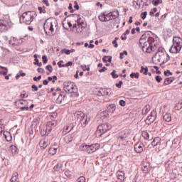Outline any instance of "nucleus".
I'll return each mask as SVG.
<instances>
[{
    "label": "nucleus",
    "mask_w": 182,
    "mask_h": 182,
    "mask_svg": "<svg viewBox=\"0 0 182 182\" xmlns=\"http://www.w3.org/2000/svg\"><path fill=\"white\" fill-rule=\"evenodd\" d=\"M74 117L77 119V122H78V126H80V127H86L90 122V118L87 117V115L82 111L76 112L74 114Z\"/></svg>",
    "instance_id": "obj_1"
},
{
    "label": "nucleus",
    "mask_w": 182,
    "mask_h": 182,
    "mask_svg": "<svg viewBox=\"0 0 182 182\" xmlns=\"http://www.w3.org/2000/svg\"><path fill=\"white\" fill-rule=\"evenodd\" d=\"M35 18H36V12L33 11H26L20 16V22L25 25H31V23L33 22Z\"/></svg>",
    "instance_id": "obj_2"
},
{
    "label": "nucleus",
    "mask_w": 182,
    "mask_h": 182,
    "mask_svg": "<svg viewBox=\"0 0 182 182\" xmlns=\"http://www.w3.org/2000/svg\"><path fill=\"white\" fill-rule=\"evenodd\" d=\"M58 26V22L56 20H53L52 18H48L46 20L43 28L46 35H49V33H53L55 32V27Z\"/></svg>",
    "instance_id": "obj_3"
},
{
    "label": "nucleus",
    "mask_w": 182,
    "mask_h": 182,
    "mask_svg": "<svg viewBox=\"0 0 182 182\" xmlns=\"http://www.w3.org/2000/svg\"><path fill=\"white\" fill-rule=\"evenodd\" d=\"M182 48V38L178 36H174L173 38V45L169 51L171 53H179Z\"/></svg>",
    "instance_id": "obj_4"
},
{
    "label": "nucleus",
    "mask_w": 182,
    "mask_h": 182,
    "mask_svg": "<svg viewBox=\"0 0 182 182\" xmlns=\"http://www.w3.org/2000/svg\"><path fill=\"white\" fill-rule=\"evenodd\" d=\"M63 87L65 93H73L75 96L77 97L79 93H77V87L70 81H65L63 83Z\"/></svg>",
    "instance_id": "obj_5"
},
{
    "label": "nucleus",
    "mask_w": 182,
    "mask_h": 182,
    "mask_svg": "<svg viewBox=\"0 0 182 182\" xmlns=\"http://www.w3.org/2000/svg\"><path fill=\"white\" fill-rule=\"evenodd\" d=\"M153 59L157 60L159 63L162 62L161 65H164L170 60V55L164 51H158Z\"/></svg>",
    "instance_id": "obj_6"
},
{
    "label": "nucleus",
    "mask_w": 182,
    "mask_h": 182,
    "mask_svg": "<svg viewBox=\"0 0 182 182\" xmlns=\"http://www.w3.org/2000/svg\"><path fill=\"white\" fill-rule=\"evenodd\" d=\"M144 35L141 36L139 40V43L141 46H142L143 52H146V53H151L153 50H154V46H151L148 41H146L144 38H143Z\"/></svg>",
    "instance_id": "obj_7"
},
{
    "label": "nucleus",
    "mask_w": 182,
    "mask_h": 182,
    "mask_svg": "<svg viewBox=\"0 0 182 182\" xmlns=\"http://www.w3.org/2000/svg\"><path fill=\"white\" fill-rule=\"evenodd\" d=\"M112 129V125L109 124H101L97 127V133H100V136H102V134L107 133Z\"/></svg>",
    "instance_id": "obj_8"
},
{
    "label": "nucleus",
    "mask_w": 182,
    "mask_h": 182,
    "mask_svg": "<svg viewBox=\"0 0 182 182\" xmlns=\"http://www.w3.org/2000/svg\"><path fill=\"white\" fill-rule=\"evenodd\" d=\"M58 126V121L53 120L48 122L46 124V133L43 134H49L53 129H55V127Z\"/></svg>",
    "instance_id": "obj_9"
},
{
    "label": "nucleus",
    "mask_w": 182,
    "mask_h": 182,
    "mask_svg": "<svg viewBox=\"0 0 182 182\" xmlns=\"http://www.w3.org/2000/svg\"><path fill=\"white\" fill-rule=\"evenodd\" d=\"M16 104L18 105L19 109L21 110H29V102H28V100H20L17 102H16Z\"/></svg>",
    "instance_id": "obj_10"
},
{
    "label": "nucleus",
    "mask_w": 182,
    "mask_h": 182,
    "mask_svg": "<svg viewBox=\"0 0 182 182\" xmlns=\"http://www.w3.org/2000/svg\"><path fill=\"white\" fill-rule=\"evenodd\" d=\"M156 116H157V112H156V110H153L151 112V114L148 116V117L146 118L145 122L146 124L150 125L151 124V123L154 122V120H156Z\"/></svg>",
    "instance_id": "obj_11"
},
{
    "label": "nucleus",
    "mask_w": 182,
    "mask_h": 182,
    "mask_svg": "<svg viewBox=\"0 0 182 182\" xmlns=\"http://www.w3.org/2000/svg\"><path fill=\"white\" fill-rule=\"evenodd\" d=\"M127 136H129V134L126 131L120 132L117 134V141H119V143H122V141H126V139H127Z\"/></svg>",
    "instance_id": "obj_12"
},
{
    "label": "nucleus",
    "mask_w": 182,
    "mask_h": 182,
    "mask_svg": "<svg viewBox=\"0 0 182 182\" xmlns=\"http://www.w3.org/2000/svg\"><path fill=\"white\" fill-rule=\"evenodd\" d=\"M112 93L110 88H102L98 91V96H111Z\"/></svg>",
    "instance_id": "obj_13"
},
{
    "label": "nucleus",
    "mask_w": 182,
    "mask_h": 182,
    "mask_svg": "<svg viewBox=\"0 0 182 182\" xmlns=\"http://www.w3.org/2000/svg\"><path fill=\"white\" fill-rule=\"evenodd\" d=\"M99 149H100V144H93L91 145H88L87 153L89 154H90L92 153H95V151H97V150H99Z\"/></svg>",
    "instance_id": "obj_14"
},
{
    "label": "nucleus",
    "mask_w": 182,
    "mask_h": 182,
    "mask_svg": "<svg viewBox=\"0 0 182 182\" xmlns=\"http://www.w3.org/2000/svg\"><path fill=\"white\" fill-rule=\"evenodd\" d=\"M67 100H68V97H66V92H60L59 96L56 100V102L60 105L62 102H63V103H66Z\"/></svg>",
    "instance_id": "obj_15"
},
{
    "label": "nucleus",
    "mask_w": 182,
    "mask_h": 182,
    "mask_svg": "<svg viewBox=\"0 0 182 182\" xmlns=\"http://www.w3.org/2000/svg\"><path fill=\"white\" fill-rule=\"evenodd\" d=\"M143 149H144V144L141 142H138L134 145V151L136 153H143Z\"/></svg>",
    "instance_id": "obj_16"
},
{
    "label": "nucleus",
    "mask_w": 182,
    "mask_h": 182,
    "mask_svg": "<svg viewBox=\"0 0 182 182\" xmlns=\"http://www.w3.org/2000/svg\"><path fill=\"white\" fill-rule=\"evenodd\" d=\"M141 168L143 173L147 174V173L150 171V164H149L148 162H143Z\"/></svg>",
    "instance_id": "obj_17"
},
{
    "label": "nucleus",
    "mask_w": 182,
    "mask_h": 182,
    "mask_svg": "<svg viewBox=\"0 0 182 182\" xmlns=\"http://www.w3.org/2000/svg\"><path fill=\"white\" fill-rule=\"evenodd\" d=\"M73 129V124H70V125L66 126L63 131V134L65 136L68 134V133H70L72 130Z\"/></svg>",
    "instance_id": "obj_18"
},
{
    "label": "nucleus",
    "mask_w": 182,
    "mask_h": 182,
    "mask_svg": "<svg viewBox=\"0 0 182 182\" xmlns=\"http://www.w3.org/2000/svg\"><path fill=\"white\" fill-rule=\"evenodd\" d=\"M161 144V139L160 137H156L153 139L151 142L152 147H156V146H160Z\"/></svg>",
    "instance_id": "obj_19"
},
{
    "label": "nucleus",
    "mask_w": 182,
    "mask_h": 182,
    "mask_svg": "<svg viewBox=\"0 0 182 182\" xmlns=\"http://www.w3.org/2000/svg\"><path fill=\"white\" fill-rule=\"evenodd\" d=\"M8 29V26H6V22L1 20L0 21V31L1 32H4V31H6Z\"/></svg>",
    "instance_id": "obj_20"
},
{
    "label": "nucleus",
    "mask_w": 182,
    "mask_h": 182,
    "mask_svg": "<svg viewBox=\"0 0 182 182\" xmlns=\"http://www.w3.org/2000/svg\"><path fill=\"white\" fill-rule=\"evenodd\" d=\"M40 147L42 150H45L48 147V139H43L39 143Z\"/></svg>",
    "instance_id": "obj_21"
},
{
    "label": "nucleus",
    "mask_w": 182,
    "mask_h": 182,
    "mask_svg": "<svg viewBox=\"0 0 182 182\" xmlns=\"http://www.w3.org/2000/svg\"><path fill=\"white\" fill-rule=\"evenodd\" d=\"M109 15L111 16V21L116 19L119 16V11L114 10V11H110Z\"/></svg>",
    "instance_id": "obj_22"
},
{
    "label": "nucleus",
    "mask_w": 182,
    "mask_h": 182,
    "mask_svg": "<svg viewBox=\"0 0 182 182\" xmlns=\"http://www.w3.org/2000/svg\"><path fill=\"white\" fill-rule=\"evenodd\" d=\"M100 117L102 119V120H104V119H107L109 117V112L108 111H102L100 114Z\"/></svg>",
    "instance_id": "obj_23"
},
{
    "label": "nucleus",
    "mask_w": 182,
    "mask_h": 182,
    "mask_svg": "<svg viewBox=\"0 0 182 182\" xmlns=\"http://www.w3.org/2000/svg\"><path fill=\"white\" fill-rule=\"evenodd\" d=\"M117 177L118 180H120V181H123L124 180V172L118 171L117 173Z\"/></svg>",
    "instance_id": "obj_24"
},
{
    "label": "nucleus",
    "mask_w": 182,
    "mask_h": 182,
    "mask_svg": "<svg viewBox=\"0 0 182 182\" xmlns=\"http://www.w3.org/2000/svg\"><path fill=\"white\" fill-rule=\"evenodd\" d=\"M98 18L101 22H107L106 21V11H104L101 14H100Z\"/></svg>",
    "instance_id": "obj_25"
},
{
    "label": "nucleus",
    "mask_w": 182,
    "mask_h": 182,
    "mask_svg": "<svg viewBox=\"0 0 182 182\" xmlns=\"http://www.w3.org/2000/svg\"><path fill=\"white\" fill-rule=\"evenodd\" d=\"M107 109L109 113H114V112L116 111V105L111 104L108 106Z\"/></svg>",
    "instance_id": "obj_26"
},
{
    "label": "nucleus",
    "mask_w": 182,
    "mask_h": 182,
    "mask_svg": "<svg viewBox=\"0 0 182 182\" xmlns=\"http://www.w3.org/2000/svg\"><path fill=\"white\" fill-rule=\"evenodd\" d=\"M173 80H174V77H167L165 79L164 85L167 86V85H170V83H172Z\"/></svg>",
    "instance_id": "obj_27"
},
{
    "label": "nucleus",
    "mask_w": 182,
    "mask_h": 182,
    "mask_svg": "<svg viewBox=\"0 0 182 182\" xmlns=\"http://www.w3.org/2000/svg\"><path fill=\"white\" fill-rule=\"evenodd\" d=\"M63 167V164L62 163L58 162L54 167L55 171H60L62 170V168Z\"/></svg>",
    "instance_id": "obj_28"
},
{
    "label": "nucleus",
    "mask_w": 182,
    "mask_h": 182,
    "mask_svg": "<svg viewBox=\"0 0 182 182\" xmlns=\"http://www.w3.org/2000/svg\"><path fill=\"white\" fill-rule=\"evenodd\" d=\"M73 140V138L72 137V135H68L64 138V141L69 144V143H71V141Z\"/></svg>",
    "instance_id": "obj_29"
},
{
    "label": "nucleus",
    "mask_w": 182,
    "mask_h": 182,
    "mask_svg": "<svg viewBox=\"0 0 182 182\" xmlns=\"http://www.w3.org/2000/svg\"><path fill=\"white\" fill-rule=\"evenodd\" d=\"M164 120L168 123L171 122V114H165Z\"/></svg>",
    "instance_id": "obj_30"
},
{
    "label": "nucleus",
    "mask_w": 182,
    "mask_h": 182,
    "mask_svg": "<svg viewBox=\"0 0 182 182\" xmlns=\"http://www.w3.org/2000/svg\"><path fill=\"white\" fill-rule=\"evenodd\" d=\"M18 174L17 172L16 173H14L12 176H11V178L10 179V181L11 182H15L16 181V180H18Z\"/></svg>",
    "instance_id": "obj_31"
},
{
    "label": "nucleus",
    "mask_w": 182,
    "mask_h": 182,
    "mask_svg": "<svg viewBox=\"0 0 182 182\" xmlns=\"http://www.w3.org/2000/svg\"><path fill=\"white\" fill-rule=\"evenodd\" d=\"M0 69L4 70V71H1L0 73L1 75H4V76H6V75H8V68L0 65Z\"/></svg>",
    "instance_id": "obj_32"
},
{
    "label": "nucleus",
    "mask_w": 182,
    "mask_h": 182,
    "mask_svg": "<svg viewBox=\"0 0 182 182\" xmlns=\"http://www.w3.org/2000/svg\"><path fill=\"white\" fill-rule=\"evenodd\" d=\"M150 112V105H146L145 107L142 109V114H147Z\"/></svg>",
    "instance_id": "obj_33"
},
{
    "label": "nucleus",
    "mask_w": 182,
    "mask_h": 182,
    "mask_svg": "<svg viewBox=\"0 0 182 182\" xmlns=\"http://www.w3.org/2000/svg\"><path fill=\"white\" fill-rule=\"evenodd\" d=\"M130 77L132 79H134V77H135V79H139V77H140V73H132L130 74Z\"/></svg>",
    "instance_id": "obj_34"
},
{
    "label": "nucleus",
    "mask_w": 182,
    "mask_h": 182,
    "mask_svg": "<svg viewBox=\"0 0 182 182\" xmlns=\"http://www.w3.org/2000/svg\"><path fill=\"white\" fill-rule=\"evenodd\" d=\"M102 61L105 63H107V62H112V56H107V55L104 56V58H102Z\"/></svg>",
    "instance_id": "obj_35"
},
{
    "label": "nucleus",
    "mask_w": 182,
    "mask_h": 182,
    "mask_svg": "<svg viewBox=\"0 0 182 182\" xmlns=\"http://www.w3.org/2000/svg\"><path fill=\"white\" fill-rule=\"evenodd\" d=\"M149 72V68L147 67L144 68L143 66L141 67L140 73H144V75H147Z\"/></svg>",
    "instance_id": "obj_36"
},
{
    "label": "nucleus",
    "mask_w": 182,
    "mask_h": 182,
    "mask_svg": "<svg viewBox=\"0 0 182 182\" xmlns=\"http://www.w3.org/2000/svg\"><path fill=\"white\" fill-rule=\"evenodd\" d=\"M142 137H144L145 140H149V139H150V135L149 134V132L144 131L142 132Z\"/></svg>",
    "instance_id": "obj_37"
},
{
    "label": "nucleus",
    "mask_w": 182,
    "mask_h": 182,
    "mask_svg": "<svg viewBox=\"0 0 182 182\" xmlns=\"http://www.w3.org/2000/svg\"><path fill=\"white\" fill-rule=\"evenodd\" d=\"M57 151H58V149L56 148H50L48 150V153L50 154H52L53 156L56 154Z\"/></svg>",
    "instance_id": "obj_38"
},
{
    "label": "nucleus",
    "mask_w": 182,
    "mask_h": 182,
    "mask_svg": "<svg viewBox=\"0 0 182 182\" xmlns=\"http://www.w3.org/2000/svg\"><path fill=\"white\" fill-rule=\"evenodd\" d=\"M163 2V0H153L152 4L154 6H159L160 4Z\"/></svg>",
    "instance_id": "obj_39"
},
{
    "label": "nucleus",
    "mask_w": 182,
    "mask_h": 182,
    "mask_svg": "<svg viewBox=\"0 0 182 182\" xmlns=\"http://www.w3.org/2000/svg\"><path fill=\"white\" fill-rule=\"evenodd\" d=\"M87 148H88V145L82 144L80 146V150L81 151H87Z\"/></svg>",
    "instance_id": "obj_40"
},
{
    "label": "nucleus",
    "mask_w": 182,
    "mask_h": 182,
    "mask_svg": "<svg viewBox=\"0 0 182 182\" xmlns=\"http://www.w3.org/2000/svg\"><path fill=\"white\" fill-rule=\"evenodd\" d=\"M72 174H73V173H72V171L69 170L65 171V176L68 178H70V177H72Z\"/></svg>",
    "instance_id": "obj_41"
},
{
    "label": "nucleus",
    "mask_w": 182,
    "mask_h": 182,
    "mask_svg": "<svg viewBox=\"0 0 182 182\" xmlns=\"http://www.w3.org/2000/svg\"><path fill=\"white\" fill-rule=\"evenodd\" d=\"M147 42L149 43V45L151 46H153V43H154L155 40H154V38L153 37H149L148 40H147Z\"/></svg>",
    "instance_id": "obj_42"
},
{
    "label": "nucleus",
    "mask_w": 182,
    "mask_h": 182,
    "mask_svg": "<svg viewBox=\"0 0 182 182\" xmlns=\"http://www.w3.org/2000/svg\"><path fill=\"white\" fill-rule=\"evenodd\" d=\"M46 8V7H45V6H43V7L39 6V7L38 8V9L40 14H46V10H45Z\"/></svg>",
    "instance_id": "obj_43"
},
{
    "label": "nucleus",
    "mask_w": 182,
    "mask_h": 182,
    "mask_svg": "<svg viewBox=\"0 0 182 182\" xmlns=\"http://www.w3.org/2000/svg\"><path fill=\"white\" fill-rule=\"evenodd\" d=\"M105 18H106V21L107 22H109V21H112L110 13H107V12L105 11Z\"/></svg>",
    "instance_id": "obj_44"
},
{
    "label": "nucleus",
    "mask_w": 182,
    "mask_h": 182,
    "mask_svg": "<svg viewBox=\"0 0 182 182\" xmlns=\"http://www.w3.org/2000/svg\"><path fill=\"white\" fill-rule=\"evenodd\" d=\"M181 109H182V103L181 102L177 103L175 106V109L181 110Z\"/></svg>",
    "instance_id": "obj_45"
},
{
    "label": "nucleus",
    "mask_w": 182,
    "mask_h": 182,
    "mask_svg": "<svg viewBox=\"0 0 182 182\" xmlns=\"http://www.w3.org/2000/svg\"><path fill=\"white\" fill-rule=\"evenodd\" d=\"M111 75L112 76L113 79H117L119 77V75L116 74V70H113L111 73Z\"/></svg>",
    "instance_id": "obj_46"
},
{
    "label": "nucleus",
    "mask_w": 182,
    "mask_h": 182,
    "mask_svg": "<svg viewBox=\"0 0 182 182\" xmlns=\"http://www.w3.org/2000/svg\"><path fill=\"white\" fill-rule=\"evenodd\" d=\"M61 53H65V55H70V50L64 48L61 50Z\"/></svg>",
    "instance_id": "obj_47"
},
{
    "label": "nucleus",
    "mask_w": 182,
    "mask_h": 182,
    "mask_svg": "<svg viewBox=\"0 0 182 182\" xmlns=\"http://www.w3.org/2000/svg\"><path fill=\"white\" fill-rule=\"evenodd\" d=\"M77 182H86V178H85V176H80L77 178Z\"/></svg>",
    "instance_id": "obj_48"
},
{
    "label": "nucleus",
    "mask_w": 182,
    "mask_h": 182,
    "mask_svg": "<svg viewBox=\"0 0 182 182\" xmlns=\"http://www.w3.org/2000/svg\"><path fill=\"white\" fill-rule=\"evenodd\" d=\"M164 75L165 76H170V75L172 76L173 73H171L169 70H167L166 71L164 72Z\"/></svg>",
    "instance_id": "obj_49"
},
{
    "label": "nucleus",
    "mask_w": 182,
    "mask_h": 182,
    "mask_svg": "<svg viewBox=\"0 0 182 182\" xmlns=\"http://www.w3.org/2000/svg\"><path fill=\"white\" fill-rule=\"evenodd\" d=\"M46 69L50 72V73H52L53 72V68H52V65H48L46 67Z\"/></svg>",
    "instance_id": "obj_50"
},
{
    "label": "nucleus",
    "mask_w": 182,
    "mask_h": 182,
    "mask_svg": "<svg viewBox=\"0 0 182 182\" xmlns=\"http://www.w3.org/2000/svg\"><path fill=\"white\" fill-rule=\"evenodd\" d=\"M146 16H147V11H144L141 14V19H143V21H144V19H146Z\"/></svg>",
    "instance_id": "obj_51"
},
{
    "label": "nucleus",
    "mask_w": 182,
    "mask_h": 182,
    "mask_svg": "<svg viewBox=\"0 0 182 182\" xmlns=\"http://www.w3.org/2000/svg\"><path fill=\"white\" fill-rule=\"evenodd\" d=\"M155 80H156V82H158V83H160V82H161V80H163V77H161V76H160V75H156L155 77Z\"/></svg>",
    "instance_id": "obj_52"
},
{
    "label": "nucleus",
    "mask_w": 182,
    "mask_h": 182,
    "mask_svg": "<svg viewBox=\"0 0 182 182\" xmlns=\"http://www.w3.org/2000/svg\"><path fill=\"white\" fill-rule=\"evenodd\" d=\"M5 130V125L4 124H0V134H2V132Z\"/></svg>",
    "instance_id": "obj_53"
},
{
    "label": "nucleus",
    "mask_w": 182,
    "mask_h": 182,
    "mask_svg": "<svg viewBox=\"0 0 182 182\" xmlns=\"http://www.w3.org/2000/svg\"><path fill=\"white\" fill-rule=\"evenodd\" d=\"M33 63L34 65H37V66H39V67L42 66V63H39V59L38 58L35 59V62Z\"/></svg>",
    "instance_id": "obj_54"
},
{
    "label": "nucleus",
    "mask_w": 182,
    "mask_h": 182,
    "mask_svg": "<svg viewBox=\"0 0 182 182\" xmlns=\"http://www.w3.org/2000/svg\"><path fill=\"white\" fill-rule=\"evenodd\" d=\"M50 119H56V117H58V113L56 112H53L50 115Z\"/></svg>",
    "instance_id": "obj_55"
},
{
    "label": "nucleus",
    "mask_w": 182,
    "mask_h": 182,
    "mask_svg": "<svg viewBox=\"0 0 182 182\" xmlns=\"http://www.w3.org/2000/svg\"><path fill=\"white\" fill-rule=\"evenodd\" d=\"M42 59L44 64L48 63V56L43 55Z\"/></svg>",
    "instance_id": "obj_56"
},
{
    "label": "nucleus",
    "mask_w": 182,
    "mask_h": 182,
    "mask_svg": "<svg viewBox=\"0 0 182 182\" xmlns=\"http://www.w3.org/2000/svg\"><path fill=\"white\" fill-rule=\"evenodd\" d=\"M119 105L122 107H124V106H126V101L123 100H119Z\"/></svg>",
    "instance_id": "obj_57"
},
{
    "label": "nucleus",
    "mask_w": 182,
    "mask_h": 182,
    "mask_svg": "<svg viewBox=\"0 0 182 182\" xmlns=\"http://www.w3.org/2000/svg\"><path fill=\"white\" fill-rule=\"evenodd\" d=\"M122 85H123V81H119V82L117 83L115 86L118 87V89H120L122 87Z\"/></svg>",
    "instance_id": "obj_58"
},
{
    "label": "nucleus",
    "mask_w": 182,
    "mask_h": 182,
    "mask_svg": "<svg viewBox=\"0 0 182 182\" xmlns=\"http://www.w3.org/2000/svg\"><path fill=\"white\" fill-rule=\"evenodd\" d=\"M31 89H33V92H38V86H36V85H31Z\"/></svg>",
    "instance_id": "obj_59"
},
{
    "label": "nucleus",
    "mask_w": 182,
    "mask_h": 182,
    "mask_svg": "<svg viewBox=\"0 0 182 182\" xmlns=\"http://www.w3.org/2000/svg\"><path fill=\"white\" fill-rule=\"evenodd\" d=\"M63 63V60H60L57 65H58L59 68H65V65H62Z\"/></svg>",
    "instance_id": "obj_60"
},
{
    "label": "nucleus",
    "mask_w": 182,
    "mask_h": 182,
    "mask_svg": "<svg viewBox=\"0 0 182 182\" xmlns=\"http://www.w3.org/2000/svg\"><path fill=\"white\" fill-rule=\"evenodd\" d=\"M73 65V63L72 61H68L65 65V68H69V66H72Z\"/></svg>",
    "instance_id": "obj_61"
},
{
    "label": "nucleus",
    "mask_w": 182,
    "mask_h": 182,
    "mask_svg": "<svg viewBox=\"0 0 182 182\" xmlns=\"http://www.w3.org/2000/svg\"><path fill=\"white\" fill-rule=\"evenodd\" d=\"M37 72H38V73H45V70L43 68H38Z\"/></svg>",
    "instance_id": "obj_62"
},
{
    "label": "nucleus",
    "mask_w": 182,
    "mask_h": 182,
    "mask_svg": "<svg viewBox=\"0 0 182 182\" xmlns=\"http://www.w3.org/2000/svg\"><path fill=\"white\" fill-rule=\"evenodd\" d=\"M43 4H44L47 6H50L49 1L48 0H43Z\"/></svg>",
    "instance_id": "obj_63"
},
{
    "label": "nucleus",
    "mask_w": 182,
    "mask_h": 182,
    "mask_svg": "<svg viewBox=\"0 0 182 182\" xmlns=\"http://www.w3.org/2000/svg\"><path fill=\"white\" fill-rule=\"evenodd\" d=\"M11 151H12V153H14H14H16V146H11Z\"/></svg>",
    "instance_id": "obj_64"
}]
</instances>
